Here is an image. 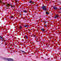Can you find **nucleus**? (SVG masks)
I'll use <instances>...</instances> for the list:
<instances>
[{"instance_id":"f257e3e1","label":"nucleus","mask_w":61,"mask_h":61,"mask_svg":"<svg viewBox=\"0 0 61 61\" xmlns=\"http://www.w3.org/2000/svg\"><path fill=\"white\" fill-rule=\"evenodd\" d=\"M42 8V10H44L45 11H46V6H42L41 7Z\"/></svg>"},{"instance_id":"f03ea898","label":"nucleus","mask_w":61,"mask_h":61,"mask_svg":"<svg viewBox=\"0 0 61 61\" xmlns=\"http://www.w3.org/2000/svg\"><path fill=\"white\" fill-rule=\"evenodd\" d=\"M0 38L1 40H2V41H4L5 40L4 39H3V37H0Z\"/></svg>"},{"instance_id":"7ed1b4c3","label":"nucleus","mask_w":61,"mask_h":61,"mask_svg":"<svg viewBox=\"0 0 61 61\" xmlns=\"http://www.w3.org/2000/svg\"><path fill=\"white\" fill-rule=\"evenodd\" d=\"M57 8H56V7H53V9H54V10H56Z\"/></svg>"},{"instance_id":"20e7f679","label":"nucleus","mask_w":61,"mask_h":61,"mask_svg":"<svg viewBox=\"0 0 61 61\" xmlns=\"http://www.w3.org/2000/svg\"><path fill=\"white\" fill-rule=\"evenodd\" d=\"M58 17V15H56L54 17V18H57V17Z\"/></svg>"},{"instance_id":"39448f33","label":"nucleus","mask_w":61,"mask_h":61,"mask_svg":"<svg viewBox=\"0 0 61 61\" xmlns=\"http://www.w3.org/2000/svg\"><path fill=\"white\" fill-rule=\"evenodd\" d=\"M6 6H10V5L9 4H8L7 5H6Z\"/></svg>"},{"instance_id":"423d86ee","label":"nucleus","mask_w":61,"mask_h":61,"mask_svg":"<svg viewBox=\"0 0 61 61\" xmlns=\"http://www.w3.org/2000/svg\"><path fill=\"white\" fill-rule=\"evenodd\" d=\"M23 12H24V13H27V11L26 10H24L23 11Z\"/></svg>"},{"instance_id":"0eeeda50","label":"nucleus","mask_w":61,"mask_h":61,"mask_svg":"<svg viewBox=\"0 0 61 61\" xmlns=\"http://www.w3.org/2000/svg\"><path fill=\"white\" fill-rule=\"evenodd\" d=\"M29 3H32V1H30L29 2Z\"/></svg>"},{"instance_id":"6e6552de","label":"nucleus","mask_w":61,"mask_h":61,"mask_svg":"<svg viewBox=\"0 0 61 61\" xmlns=\"http://www.w3.org/2000/svg\"><path fill=\"white\" fill-rule=\"evenodd\" d=\"M24 26H25V27H28V26L27 25H24Z\"/></svg>"},{"instance_id":"1a4fd4ad","label":"nucleus","mask_w":61,"mask_h":61,"mask_svg":"<svg viewBox=\"0 0 61 61\" xmlns=\"http://www.w3.org/2000/svg\"><path fill=\"white\" fill-rule=\"evenodd\" d=\"M21 51V52H23V53H25V52L24 51Z\"/></svg>"},{"instance_id":"9d476101","label":"nucleus","mask_w":61,"mask_h":61,"mask_svg":"<svg viewBox=\"0 0 61 61\" xmlns=\"http://www.w3.org/2000/svg\"><path fill=\"white\" fill-rule=\"evenodd\" d=\"M3 5L4 6H5V3H3Z\"/></svg>"},{"instance_id":"9b49d317","label":"nucleus","mask_w":61,"mask_h":61,"mask_svg":"<svg viewBox=\"0 0 61 61\" xmlns=\"http://www.w3.org/2000/svg\"><path fill=\"white\" fill-rule=\"evenodd\" d=\"M46 13L47 15H48V14H49V13H48V12H46Z\"/></svg>"},{"instance_id":"f8f14e48","label":"nucleus","mask_w":61,"mask_h":61,"mask_svg":"<svg viewBox=\"0 0 61 61\" xmlns=\"http://www.w3.org/2000/svg\"><path fill=\"white\" fill-rule=\"evenodd\" d=\"M42 31H43L44 32L45 31V30H44V29H42Z\"/></svg>"},{"instance_id":"ddd939ff","label":"nucleus","mask_w":61,"mask_h":61,"mask_svg":"<svg viewBox=\"0 0 61 61\" xmlns=\"http://www.w3.org/2000/svg\"><path fill=\"white\" fill-rule=\"evenodd\" d=\"M47 21H44V23H47Z\"/></svg>"},{"instance_id":"4468645a","label":"nucleus","mask_w":61,"mask_h":61,"mask_svg":"<svg viewBox=\"0 0 61 61\" xmlns=\"http://www.w3.org/2000/svg\"><path fill=\"white\" fill-rule=\"evenodd\" d=\"M33 3V4H35V2H32V3Z\"/></svg>"},{"instance_id":"2eb2a0df","label":"nucleus","mask_w":61,"mask_h":61,"mask_svg":"<svg viewBox=\"0 0 61 61\" xmlns=\"http://www.w3.org/2000/svg\"><path fill=\"white\" fill-rule=\"evenodd\" d=\"M10 60H11V61H13V59H10Z\"/></svg>"},{"instance_id":"dca6fc26","label":"nucleus","mask_w":61,"mask_h":61,"mask_svg":"<svg viewBox=\"0 0 61 61\" xmlns=\"http://www.w3.org/2000/svg\"><path fill=\"white\" fill-rule=\"evenodd\" d=\"M11 7H12V8H13V5H11Z\"/></svg>"},{"instance_id":"f3484780","label":"nucleus","mask_w":61,"mask_h":61,"mask_svg":"<svg viewBox=\"0 0 61 61\" xmlns=\"http://www.w3.org/2000/svg\"><path fill=\"white\" fill-rule=\"evenodd\" d=\"M25 37H26V38H28V37H27V36H25Z\"/></svg>"},{"instance_id":"a211bd4d","label":"nucleus","mask_w":61,"mask_h":61,"mask_svg":"<svg viewBox=\"0 0 61 61\" xmlns=\"http://www.w3.org/2000/svg\"><path fill=\"white\" fill-rule=\"evenodd\" d=\"M60 10L61 11V7L60 8Z\"/></svg>"},{"instance_id":"6ab92c4d","label":"nucleus","mask_w":61,"mask_h":61,"mask_svg":"<svg viewBox=\"0 0 61 61\" xmlns=\"http://www.w3.org/2000/svg\"><path fill=\"white\" fill-rule=\"evenodd\" d=\"M20 28H22V27L20 26Z\"/></svg>"},{"instance_id":"aec40b11","label":"nucleus","mask_w":61,"mask_h":61,"mask_svg":"<svg viewBox=\"0 0 61 61\" xmlns=\"http://www.w3.org/2000/svg\"><path fill=\"white\" fill-rule=\"evenodd\" d=\"M0 3H2V1H1V0L0 1Z\"/></svg>"},{"instance_id":"412c9836","label":"nucleus","mask_w":61,"mask_h":61,"mask_svg":"<svg viewBox=\"0 0 61 61\" xmlns=\"http://www.w3.org/2000/svg\"><path fill=\"white\" fill-rule=\"evenodd\" d=\"M46 26H47V25H45L44 26H45V27H46Z\"/></svg>"},{"instance_id":"4be33fe9","label":"nucleus","mask_w":61,"mask_h":61,"mask_svg":"<svg viewBox=\"0 0 61 61\" xmlns=\"http://www.w3.org/2000/svg\"><path fill=\"white\" fill-rule=\"evenodd\" d=\"M60 4H61V2H60Z\"/></svg>"},{"instance_id":"5701e85b","label":"nucleus","mask_w":61,"mask_h":61,"mask_svg":"<svg viewBox=\"0 0 61 61\" xmlns=\"http://www.w3.org/2000/svg\"><path fill=\"white\" fill-rule=\"evenodd\" d=\"M46 0V1H48V0Z\"/></svg>"},{"instance_id":"b1692460","label":"nucleus","mask_w":61,"mask_h":61,"mask_svg":"<svg viewBox=\"0 0 61 61\" xmlns=\"http://www.w3.org/2000/svg\"><path fill=\"white\" fill-rule=\"evenodd\" d=\"M8 60L9 61V60Z\"/></svg>"}]
</instances>
